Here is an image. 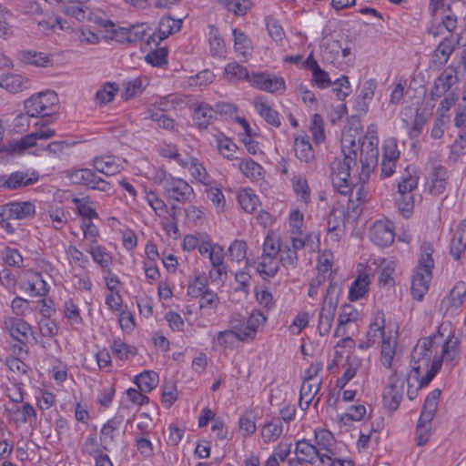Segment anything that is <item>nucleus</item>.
Masks as SVG:
<instances>
[{
    "label": "nucleus",
    "mask_w": 466,
    "mask_h": 466,
    "mask_svg": "<svg viewBox=\"0 0 466 466\" xmlns=\"http://www.w3.org/2000/svg\"><path fill=\"white\" fill-rule=\"evenodd\" d=\"M443 324L439 327L437 333L418 340L411 352V370L410 379H414L420 387L427 386L441 365V356L439 349L442 343Z\"/></svg>",
    "instance_id": "nucleus-1"
},
{
    "label": "nucleus",
    "mask_w": 466,
    "mask_h": 466,
    "mask_svg": "<svg viewBox=\"0 0 466 466\" xmlns=\"http://www.w3.org/2000/svg\"><path fill=\"white\" fill-rule=\"evenodd\" d=\"M433 248L430 243L424 242L420 247L419 266L411 281V294L413 299L420 301L429 289L431 280V270L434 266L432 259Z\"/></svg>",
    "instance_id": "nucleus-2"
},
{
    "label": "nucleus",
    "mask_w": 466,
    "mask_h": 466,
    "mask_svg": "<svg viewBox=\"0 0 466 466\" xmlns=\"http://www.w3.org/2000/svg\"><path fill=\"white\" fill-rule=\"evenodd\" d=\"M157 183L162 186L165 195L179 203L190 202L194 196L193 187L184 179L175 177L162 172L157 177Z\"/></svg>",
    "instance_id": "nucleus-3"
},
{
    "label": "nucleus",
    "mask_w": 466,
    "mask_h": 466,
    "mask_svg": "<svg viewBox=\"0 0 466 466\" xmlns=\"http://www.w3.org/2000/svg\"><path fill=\"white\" fill-rule=\"evenodd\" d=\"M441 390L435 389L427 396L416 428V440L419 446L424 445L430 438L431 422L435 416Z\"/></svg>",
    "instance_id": "nucleus-4"
},
{
    "label": "nucleus",
    "mask_w": 466,
    "mask_h": 466,
    "mask_svg": "<svg viewBox=\"0 0 466 466\" xmlns=\"http://www.w3.org/2000/svg\"><path fill=\"white\" fill-rule=\"evenodd\" d=\"M339 293L340 288L338 284L330 281L319 316L318 330L321 336L327 335L331 329L339 303Z\"/></svg>",
    "instance_id": "nucleus-5"
},
{
    "label": "nucleus",
    "mask_w": 466,
    "mask_h": 466,
    "mask_svg": "<svg viewBox=\"0 0 466 466\" xmlns=\"http://www.w3.org/2000/svg\"><path fill=\"white\" fill-rule=\"evenodd\" d=\"M58 96L56 92L47 90L40 92L27 98L25 103V110L31 117L51 116L58 109Z\"/></svg>",
    "instance_id": "nucleus-6"
},
{
    "label": "nucleus",
    "mask_w": 466,
    "mask_h": 466,
    "mask_svg": "<svg viewBox=\"0 0 466 466\" xmlns=\"http://www.w3.org/2000/svg\"><path fill=\"white\" fill-rule=\"evenodd\" d=\"M342 147L344 158L342 160H335L332 165L331 176H338L342 177H350V168L356 164L357 151L359 149V142L349 137H342Z\"/></svg>",
    "instance_id": "nucleus-7"
},
{
    "label": "nucleus",
    "mask_w": 466,
    "mask_h": 466,
    "mask_svg": "<svg viewBox=\"0 0 466 466\" xmlns=\"http://www.w3.org/2000/svg\"><path fill=\"white\" fill-rule=\"evenodd\" d=\"M69 178L73 184L84 185L90 189L102 192H110L112 186L102 177H98L89 168H79L69 173Z\"/></svg>",
    "instance_id": "nucleus-8"
},
{
    "label": "nucleus",
    "mask_w": 466,
    "mask_h": 466,
    "mask_svg": "<svg viewBox=\"0 0 466 466\" xmlns=\"http://www.w3.org/2000/svg\"><path fill=\"white\" fill-rule=\"evenodd\" d=\"M249 84L258 89L272 94H282L286 90V84L283 77L271 76L264 72L251 74Z\"/></svg>",
    "instance_id": "nucleus-9"
},
{
    "label": "nucleus",
    "mask_w": 466,
    "mask_h": 466,
    "mask_svg": "<svg viewBox=\"0 0 466 466\" xmlns=\"http://www.w3.org/2000/svg\"><path fill=\"white\" fill-rule=\"evenodd\" d=\"M124 421L121 415H116L105 423L100 431L99 441L103 450L110 451L120 435V427Z\"/></svg>",
    "instance_id": "nucleus-10"
},
{
    "label": "nucleus",
    "mask_w": 466,
    "mask_h": 466,
    "mask_svg": "<svg viewBox=\"0 0 466 466\" xmlns=\"http://www.w3.org/2000/svg\"><path fill=\"white\" fill-rule=\"evenodd\" d=\"M370 238L377 246L384 248L394 241V228L390 220H377L370 229Z\"/></svg>",
    "instance_id": "nucleus-11"
},
{
    "label": "nucleus",
    "mask_w": 466,
    "mask_h": 466,
    "mask_svg": "<svg viewBox=\"0 0 466 466\" xmlns=\"http://www.w3.org/2000/svg\"><path fill=\"white\" fill-rule=\"evenodd\" d=\"M296 461L297 464L309 463L313 464L317 459L324 464L325 457H329L328 453H323L317 447L306 440L299 441L296 443Z\"/></svg>",
    "instance_id": "nucleus-12"
},
{
    "label": "nucleus",
    "mask_w": 466,
    "mask_h": 466,
    "mask_svg": "<svg viewBox=\"0 0 466 466\" xmlns=\"http://www.w3.org/2000/svg\"><path fill=\"white\" fill-rule=\"evenodd\" d=\"M465 296L466 283L463 281L457 282L450 293L441 300L440 311L443 315L452 313L453 310L458 309L463 304Z\"/></svg>",
    "instance_id": "nucleus-13"
},
{
    "label": "nucleus",
    "mask_w": 466,
    "mask_h": 466,
    "mask_svg": "<svg viewBox=\"0 0 466 466\" xmlns=\"http://www.w3.org/2000/svg\"><path fill=\"white\" fill-rule=\"evenodd\" d=\"M403 398V382L398 386L397 372L389 379V384L386 386L383 393V405L390 411H395L399 408Z\"/></svg>",
    "instance_id": "nucleus-14"
},
{
    "label": "nucleus",
    "mask_w": 466,
    "mask_h": 466,
    "mask_svg": "<svg viewBox=\"0 0 466 466\" xmlns=\"http://www.w3.org/2000/svg\"><path fill=\"white\" fill-rule=\"evenodd\" d=\"M39 175L37 172H27L16 171L9 175L7 177H3L0 180L2 187L6 189H18L30 185H34L38 181Z\"/></svg>",
    "instance_id": "nucleus-15"
},
{
    "label": "nucleus",
    "mask_w": 466,
    "mask_h": 466,
    "mask_svg": "<svg viewBox=\"0 0 466 466\" xmlns=\"http://www.w3.org/2000/svg\"><path fill=\"white\" fill-rule=\"evenodd\" d=\"M459 41L460 38H456L453 35H446L433 51L432 62L438 66L445 65Z\"/></svg>",
    "instance_id": "nucleus-16"
},
{
    "label": "nucleus",
    "mask_w": 466,
    "mask_h": 466,
    "mask_svg": "<svg viewBox=\"0 0 466 466\" xmlns=\"http://www.w3.org/2000/svg\"><path fill=\"white\" fill-rule=\"evenodd\" d=\"M457 81L458 77L454 69L447 68L444 70L435 80L431 91V98L438 99L441 97Z\"/></svg>",
    "instance_id": "nucleus-17"
},
{
    "label": "nucleus",
    "mask_w": 466,
    "mask_h": 466,
    "mask_svg": "<svg viewBox=\"0 0 466 466\" xmlns=\"http://www.w3.org/2000/svg\"><path fill=\"white\" fill-rule=\"evenodd\" d=\"M35 205L31 202H14L3 207L0 217L7 216V218L24 219L35 214Z\"/></svg>",
    "instance_id": "nucleus-18"
},
{
    "label": "nucleus",
    "mask_w": 466,
    "mask_h": 466,
    "mask_svg": "<svg viewBox=\"0 0 466 466\" xmlns=\"http://www.w3.org/2000/svg\"><path fill=\"white\" fill-rule=\"evenodd\" d=\"M182 21L180 19H174L171 16H164L158 23L157 32L150 35V40L158 44L160 41L166 39L168 35L178 32L181 28Z\"/></svg>",
    "instance_id": "nucleus-19"
},
{
    "label": "nucleus",
    "mask_w": 466,
    "mask_h": 466,
    "mask_svg": "<svg viewBox=\"0 0 466 466\" xmlns=\"http://www.w3.org/2000/svg\"><path fill=\"white\" fill-rule=\"evenodd\" d=\"M379 159L378 144L363 141L360 147V161L363 172L372 170Z\"/></svg>",
    "instance_id": "nucleus-20"
},
{
    "label": "nucleus",
    "mask_w": 466,
    "mask_h": 466,
    "mask_svg": "<svg viewBox=\"0 0 466 466\" xmlns=\"http://www.w3.org/2000/svg\"><path fill=\"white\" fill-rule=\"evenodd\" d=\"M345 213L340 208H333L328 218V234L333 241L339 242L344 233Z\"/></svg>",
    "instance_id": "nucleus-21"
},
{
    "label": "nucleus",
    "mask_w": 466,
    "mask_h": 466,
    "mask_svg": "<svg viewBox=\"0 0 466 466\" xmlns=\"http://www.w3.org/2000/svg\"><path fill=\"white\" fill-rule=\"evenodd\" d=\"M359 312L351 305L344 304L341 306L339 315L338 325L334 331L335 337H344L347 333L346 325L358 320Z\"/></svg>",
    "instance_id": "nucleus-22"
},
{
    "label": "nucleus",
    "mask_w": 466,
    "mask_h": 466,
    "mask_svg": "<svg viewBox=\"0 0 466 466\" xmlns=\"http://www.w3.org/2000/svg\"><path fill=\"white\" fill-rule=\"evenodd\" d=\"M254 106L259 116L269 125L279 127L281 125L279 113L262 96L254 100Z\"/></svg>",
    "instance_id": "nucleus-23"
},
{
    "label": "nucleus",
    "mask_w": 466,
    "mask_h": 466,
    "mask_svg": "<svg viewBox=\"0 0 466 466\" xmlns=\"http://www.w3.org/2000/svg\"><path fill=\"white\" fill-rule=\"evenodd\" d=\"M217 116V111L206 103L198 105L193 113V120L200 129L207 128Z\"/></svg>",
    "instance_id": "nucleus-24"
},
{
    "label": "nucleus",
    "mask_w": 466,
    "mask_h": 466,
    "mask_svg": "<svg viewBox=\"0 0 466 466\" xmlns=\"http://www.w3.org/2000/svg\"><path fill=\"white\" fill-rule=\"evenodd\" d=\"M93 167L97 172L106 176H114L122 170L121 165L116 162L115 157L111 156L96 157L93 159Z\"/></svg>",
    "instance_id": "nucleus-25"
},
{
    "label": "nucleus",
    "mask_w": 466,
    "mask_h": 466,
    "mask_svg": "<svg viewBox=\"0 0 466 466\" xmlns=\"http://www.w3.org/2000/svg\"><path fill=\"white\" fill-rule=\"evenodd\" d=\"M451 254L458 260L463 252H466V220L457 228L451 242Z\"/></svg>",
    "instance_id": "nucleus-26"
},
{
    "label": "nucleus",
    "mask_w": 466,
    "mask_h": 466,
    "mask_svg": "<svg viewBox=\"0 0 466 466\" xmlns=\"http://www.w3.org/2000/svg\"><path fill=\"white\" fill-rule=\"evenodd\" d=\"M294 151L301 162L311 163L315 158L314 149L307 137H297L294 139Z\"/></svg>",
    "instance_id": "nucleus-27"
},
{
    "label": "nucleus",
    "mask_w": 466,
    "mask_h": 466,
    "mask_svg": "<svg viewBox=\"0 0 466 466\" xmlns=\"http://www.w3.org/2000/svg\"><path fill=\"white\" fill-rule=\"evenodd\" d=\"M29 80L21 75L9 74L0 76V86L10 93H18L27 88Z\"/></svg>",
    "instance_id": "nucleus-28"
},
{
    "label": "nucleus",
    "mask_w": 466,
    "mask_h": 466,
    "mask_svg": "<svg viewBox=\"0 0 466 466\" xmlns=\"http://www.w3.org/2000/svg\"><path fill=\"white\" fill-rule=\"evenodd\" d=\"M19 60L25 65L46 67L51 64L49 56L46 53L33 50H22L17 54Z\"/></svg>",
    "instance_id": "nucleus-29"
},
{
    "label": "nucleus",
    "mask_w": 466,
    "mask_h": 466,
    "mask_svg": "<svg viewBox=\"0 0 466 466\" xmlns=\"http://www.w3.org/2000/svg\"><path fill=\"white\" fill-rule=\"evenodd\" d=\"M449 179V172L443 166H436L433 168L430 192L432 195H441L445 189Z\"/></svg>",
    "instance_id": "nucleus-30"
},
{
    "label": "nucleus",
    "mask_w": 466,
    "mask_h": 466,
    "mask_svg": "<svg viewBox=\"0 0 466 466\" xmlns=\"http://www.w3.org/2000/svg\"><path fill=\"white\" fill-rule=\"evenodd\" d=\"M179 165L184 168H187L192 177L198 182L203 184L207 182L208 174L198 158L187 157L185 160L179 161Z\"/></svg>",
    "instance_id": "nucleus-31"
},
{
    "label": "nucleus",
    "mask_w": 466,
    "mask_h": 466,
    "mask_svg": "<svg viewBox=\"0 0 466 466\" xmlns=\"http://www.w3.org/2000/svg\"><path fill=\"white\" fill-rule=\"evenodd\" d=\"M315 441L317 450L328 453L329 457H325V459L331 460V457L335 455L333 451L335 440L332 433L326 430L315 431Z\"/></svg>",
    "instance_id": "nucleus-32"
},
{
    "label": "nucleus",
    "mask_w": 466,
    "mask_h": 466,
    "mask_svg": "<svg viewBox=\"0 0 466 466\" xmlns=\"http://www.w3.org/2000/svg\"><path fill=\"white\" fill-rule=\"evenodd\" d=\"M5 325L13 340H18L19 339L26 340L28 334L32 332L31 326L21 319H11Z\"/></svg>",
    "instance_id": "nucleus-33"
},
{
    "label": "nucleus",
    "mask_w": 466,
    "mask_h": 466,
    "mask_svg": "<svg viewBox=\"0 0 466 466\" xmlns=\"http://www.w3.org/2000/svg\"><path fill=\"white\" fill-rule=\"evenodd\" d=\"M267 317L260 311L254 310L248 317L247 324L241 329L243 337L247 339H253L258 327L264 324Z\"/></svg>",
    "instance_id": "nucleus-34"
},
{
    "label": "nucleus",
    "mask_w": 466,
    "mask_h": 466,
    "mask_svg": "<svg viewBox=\"0 0 466 466\" xmlns=\"http://www.w3.org/2000/svg\"><path fill=\"white\" fill-rule=\"evenodd\" d=\"M385 319L382 313H378L375 316V319L370 323L369 329L366 334V339L372 344L378 343L380 339L383 340L384 335Z\"/></svg>",
    "instance_id": "nucleus-35"
},
{
    "label": "nucleus",
    "mask_w": 466,
    "mask_h": 466,
    "mask_svg": "<svg viewBox=\"0 0 466 466\" xmlns=\"http://www.w3.org/2000/svg\"><path fill=\"white\" fill-rule=\"evenodd\" d=\"M396 339L390 336L387 339H383L381 341L380 361L387 369L392 368V361L396 353Z\"/></svg>",
    "instance_id": "nucleus-36"
},
{
    "label": "nucleus",
    "mask_w": 466,
    "mask_h": 466,
    "mask_svg": "<svg viewBox=\"0 0 466 466\" xmlns=\"http://www.w3.org/2000/svg\"><path fill=\"white\" fill-rule=\"evenodd\" d=\"M134 382L140 391L150 392L158 383V375L153 370H145L135 377Z\"/></svg>",
    "instance_id": "nucleus-37"
},
{
    "label": "nucleus",
    "mask_w": 466,
    "mask_h": 466,
    "mask_svg": "<svg viewBox=\"0 0 466 466\" xmlns=\"http://www.w3.org/2000/svg\"><path fill=\"white\" fill-rule=\"evenodd\" d=\"M225 78L232 83H236L241 80H247L249 82L250 76L247 68L237 62L229 63L224 69Z\"/></svg>",
    "instance_id": "nucleus-38"
},
{
    "label": "nucleus",
    "mask_w": 466,
    "mask_h": 466,
    "mask_svg": "<svg viewBox=\"0 0 466 466\" xmlns=\"http://www.w3.org/2000/svg\"><path fill=\"white\" fill-rule=\"evenodd\" d=\"M238 199L243 210L250 214L257 209L259 204L258 196L250 188L240 190L238 194Z\"/></svg>",
    "instance_id": "nucleus-39"
},
{
    "label": "nucleus",
    "mask_w": 466,
    "mask_h": 466,
    "mask_svg": "<svg viewBox=\"0 0 466 466\" xmlns=\"http://www.w3.org/2000/svg\"><path fill=\"white\" fill-rule=\"evenodd\" d=\"M370 285L367 274L360 275L351 284L349 291V299L351 301L358 300L368 292Z\"/></svg>",
    "instance_id": "nucleus-40"
},
{
    "label": "nucleus",
    "mask_w": 466,
    "mask_h": 466,
    "mask_svg": "<svg viewBox=\"0 0 466 466\" xmlns=\"http://www.w3.org/2000/svg\"><path fill=\"white\" fill-rule=\"evenodd\" d=\"M419 176L417 175V171L412 168L410 171V168L406 169V174H404L398 183V194L402 193H411L418 186Z\"/></svg>",
    "instance_id": "nucleus-41"
},
{
    "label": "nucleus",
    "mask_w": 466,
    "mask_h": 466,
    "mask_svg": "<svg viewBox=\"0 0 466 466\" xmlns=\"http://www.w3.org/2000/svg\"><path fill=\"white\" fill-rule=\"evenodd\" d=\"M233 328L235 330L228 329L218 332L217 342L219 346L231 347L237 340H246L241 332V329H239L238 326H233Z\"/></svg>",
    "instance_id": "nucleus-42"
},
{
    "label": "nucleus",
    "mask_w": 466,
    "mask_h": 466,
    "mask_svg": "<svg viewBox=\"0 0 466 466\" xmlns=\"http://www.w3.org/2000/svg\"><path fill=\"white\" fill-rule=\"evenodd\" d=\"M366 415V408L364 405H351L349 407L348 411L339 417V423L344 426H349L352 421H360Z\"/></svg>",
    "instance_id": "nucleus-43"
},
{
    "label": "nucleus",
    "mask_w": 466,
    "mask_h": 466,
    "mask_svg": "<svg viewBox=\"0 0 466 466\" xmlns=\"http://www.w3.org/2000/svg\"><path fill=\"white\" fill-rule=\"evenodd\" d=\"M279 268V260L277 257L262 256L258 263V271L266 277H274Z\"/></svg>",
    "instance_id": "nucleus-44"
},
{
    "label": "nucleus",
    "mask_w": 466,
    "mask_h": 466,
    "mask_svg": "<svg viewBox=\"0 0 466 466\" xmlns=\"http://www.w3.org/2000/svg\"><path fill=\"white\" fill-rule=\"evenodd\" d=\"M228 11L234 13L236 15H244L251 8L252 2L250 0H217Z\"/></svg>",
    "instance_id": "nucleus-45"
},
{
    "label": "nucleus",
    "mask_w": 466,
    "mask_h": 466,
    "mask_svg": "<svg viewBox=\"0 0 466 466\" xmlns=\"http://www.w3.org/2000/svg\"><path fill=\"white\" fill-rule=\"evenodd\" d=\"M119 88L116 83L104 84L96 93V100L100 105H106L113 101Z\"/></svg>",
    "instance_id": "nucleus-46"
},
{
    "label": "nucleus",
    "mask_w": 466,
    "mask_h": 466,
    "mask_svg": "<svg viewBox=\"0 0 466 466\" xmlns=\"http://www.w3.org/2000/svg\"><path fill=\"white\" fill-rule=\"evenodd\" d=\"M279 263L282 264L283 267L289 268H295L298 265V254L295 249H291L289 244L281 243L280 250H279Z\"/></svg>",
    "instance_id": "nucleus-47"
},
{
    "label": "nucleus",
    "mask_w": 466,
    "mask_h": 466,
    "mask_svg": "<svg viewBox=\"0 0 466 466\" xmlns=\"http://www.w3.org/2000/svg\"><path fill=\"white\" fill-rule=\"evenodd\" d=\"M88 251L93 260L102 268H108L112 264V257L106 251L105 248L101 246H91Z\"/></svg>",
    "instance_id": "nucleus-48"
},
{
    "label": "nucleus",
    "mask_w": 466,
    "mask_h": 466,
    "mask_svg": "<svg viewBox=\"0 0 466 466\" xmlns=\"http://www.w3.org/2000/svg\"><path fill=\"white\" fill-rule=\"evenodd\" d=\"M459 346V339L455 336L449 335L447 339L442 337V343L440 346L441 351L440 356H441V360L446 358L448 360H453L455 350Z\"/></svg>",
    "instance_id": "nucleus-49"
},
{
    "label": "nucleus",
    "mask_w": 466,
    "mask_h": 466,
    "mask_svg": "<svg viewBox=\"0 0 466 466\" xmlns=\"http://www.w3.org/2000/svg\"><path fill=\"white\" fill-rule=\"evenodd\" d=\"M208 289L207 278L205 276H197L188 283L187 295L191 298H199Z\"/></svg>",
    "instance_id": "nucleus-50"
},
{
    "label": "nucleus",
    "mask_w": 466,
    "mask_h": 466,
    "mask_svg": "<svg viewBox=\"0 0 466 466\" xmlns=\"http://www.w3.org/2000/svg\"><path fill=\"white\" fill-rule=\"evenodd\" d=\"M111 350L121 360H127L130 356H135L137 353L134 346L127 345L119 339L113 341Z\"/></svg>",
    "instance_id": "nucleus-51"
},
{
    "label": "nucleus",
    "mask_w": 466,
    "mask_h": 466,
    "mask_svg": "<svg viewBox=\"0 0 466 466\" xmlns=\"http://www.w3.org/2000/svg\"><path fill=\"white\" fill-rule=\"evenodd\" d=\"M283 431V425L280 421L279 422H268L267 423L261 431V436L265 442L275 441Z\"/></svg>",
    "instance_id": "nucleus-52"
},
{
    "label": "nucleus",
    "mask_w": 466,
    "mask_h": 466,
    "mask_svg": "<svg viewBox=\"0 0 466 466\" xmlns=\"http://www.w3.org/2000/svg\"><path fill=\"white\" fill-rule=\"evenodd\" d=\"M28 290L32 293V295L38 297H43L47 294L48 287L41 274H35L28 281Z\"/></svg>",
    "instance_id": "nucleus-53"
},
{
    "label": "nucleus",
    "mask_w": 466,
    "mask_h": 466,
    "mask_svg": "<svg viewBox=\"0 0 466 466\" xmlns=\"http://www.w3.org/2000/svg\"><path fill=\"white\" fill-rule=\"evenodd\" d=\"M239 169L246 177L251 179H258L261 177V166L251 158L241 161L239 163Z\"/></svg>",
    "instance_id": "nucleus-54"
},
{
    "label": "nucleus",
    "mask_w": 466,
    "mask_h": 466,
    "mask_svg": "<svg viewBox=\"0 0 466 466\" xmlns=\"http://www.w3.org/2000/svg\"><path fill=\"white\" fill-rule=\"evenodd\" d=\"M396 205L398 207L399 211L404 216L409 217L414 207V198L411 193H402L399 194V197L396 198Z\"/></svg>",
    "instance_id": "nucleus-55"
},
{
    "label": "nucleus",
    "mask_w": 466,
    "mask_h": 466,
    "mask_svg": "<svg viewBox=\"0 0 466 466\" xmlns=\"http://www.w3.org/2000/svg\"><path fill=\"white\" fill-rule=\"evenodd\" d=\"M321 380L313 381L304 379L300 387V394L302 399H306V403H310L316 393L319 391Z\"/></svg>",
    "instance_id": "nucleus-56"
},
{
    "label": "nucleus",
    "mask_w": 466,
    "mask_h": 466,
    "mask_svg": "<svg viewBox=\"0 0 466 466\" xmlns=\"http://www.w3.org/2000/svg\"><path fill=\"white\" fill-rule=\"evenodd\" d=\"M400 156L397 139L394 137L385 139L382 147V158L398 160Z\"/></svg>",
    "instance_id": "nucleus-57"
},
{
    "label": "nucleus",
    "mask_w": 466,
    "mask_h": 466,
    "mask_svg": "<svg viewBox=\"0 0 466 466\" xmlns=\"http://www.w3.org/2000/svg\"><path fill=\"white\" fill-rule=\"evenodd\" d=\"M36 137L35 136V133L32 132L25 137H23L18 141L10 143V151L12 152H17L21 153L24 150L30 148L36 144Z\"/></svg>",
    "instance_id": "nucleus-58"
},
{
    "label": "nucleus",
    "mask_w": 466,
    "mask_h": 466,
    "mask_svg": "<svg viewBox=\"0 0 466 466\" xmlns=\"http://www.w3.org/2000/svg\"><path fill=\"white\" fill-rule=\"evenodd\" d=\"M310 132L312 134L313 139L316 143H320L324 140V128H323V119L322 116L319 114H314L310 123Z\"/></svg>",
    "instance_id": "nucleus-59"
},
{
    "label": "nucleus",
    "mask_w": 466,
    "mask_h": 466,
    "mask_svg": "<svg viewBox=\"0 0 466 466\" xmlns=\"http://www.w3.org/2000/svg\"><path fill=\"white\" fill-rule=\"evenodd\" d=\"M466 154V138L460 136L456 138L453 144L451 146L449 154V161L455 163L458 161L460 157Z\"/></svg>",
    "instance_id": "nucleus-60"
},
{
    "label": "nucleus",
    "mask_w": 466,
    "mask_h": 466,
    "mask_svg": "<svg viewBox=\"0 0 466 466\" xmlns=\"http://www.w3.org/2000/svg\"><path fill=\"white\" fill-rule=\"evenodd\" d=\"M145 199L158 217H162L167 212L165 202L154 192H147Z\"/></svg>",
    "instance_id": "nucleus-61"
},
{
    "label": "nucleus",
    "mask_w": 466,
    "mask_h": 466,
    "mask_svg": "<svg viewBox=\"0 0 466 466\" xmlns=\"http://www.w3.org/2000/svg\"><path fill=\"white\" fill-rule=\"evenodd\" d=\"M167 49L166 47L157 48L152 52H149L145 59L146 61L154 66H162L167 63Z\"/></svg>",
    "instance_id": "nucleus-62"
},
{
    "label": "nucleus",
    "mask_w": 466,
    "mask_h": 466,
    "mask_svg": "<svg viewBox=\"0 0 466 466\" xmlns=\"http://www.w3.org/2000/svg\"><path fill=\"white\" fill-rule=\"evenodd\" d=\"M199 308L216 309L219 303L220 299L218 294L209 289L200 295Z\"/></svg>",
    "instance_id": "nucleus-63"
},
{
    "label": "nucleus",
    "mask_w": 466,
    "mask_h": 466,
    "mask_svg": "<svg viewBox=\"0 0 466 466\" xmlns=\"http://www.w3.org/2000/svg\"><path fill=\"white\" fill-rule=\"evenodd\" d=\"M334 85L333 92L339 100L343 101L350 95V91L349 77L342 76L334 82Z\"/></svg>",
    "instance_id": "nucleus-64"
}]
</instances>
